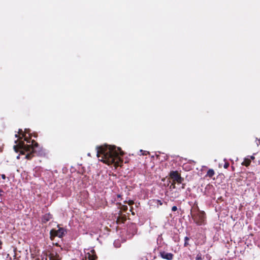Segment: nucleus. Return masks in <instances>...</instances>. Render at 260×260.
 I'll list each match as a JSON object with an SVG mask.
<instances>
[{"label":"nucleus","mask_w":260,"mask_h":260,"mask_svg":"<svg viewBox=\"0 0 260 260\" xmlns=\"http://www.w3.org/2000/svg\"><path fill=\"white\" fill-rule=\"evenodd\" d=\"M84 258L85 260H95L98 257L96 255L95 250L92 249H88L84 250ZM82 260H84L82 258Z\"/></svg>","instance_id":"4"},{"label":"nucleus","mask_w":260,"mask_h":260,"mask_svg":"<svg viewBox=\"0 0 260 260\" xmlns=\"http://www.w3.org/2000/svg\"><path fill=\"white\" fill-rule=\"evenodd\" d=\"M213 190L214 187L213 186V185L208 184L206 186L205 188V190L203 192L204 194L207 197L210 196L213 192Z\"/></svg>","instance_id":"8"},{"label":"nucleus","mask_w":260,"mask_h":260,"mask_svg":"<svg viewBox=\"0 0 260 260\" xmlns=\"http://www.w3.org/2000/svg\"><path fill=\"white\" fill-rule=\"evenodd\" d=\"M96 155L99 160L110 165L114 164L118 165L120 161L119 155L123 154L119 147L114 146L105 145L101 146H96Z\"/></svg>","instance_id":"2"},{"label":"nucleus","mask_w":260,"mask_h":260,"mask_svg":"<svg viewBox=\"0 0 260 260\" xmlns=\"http://www.w3.org/2000/svg\"><path fill=\"white\" fill-rule=\"evenodd\" d=\"M4 191L3 190L0 189V196H3L4 195ZM2 199H1L0 202H2Z\"/></svg>","instance_id":"15"},{"label":"nucleus","mask_w":260,"mask_h":260,"mask_svg":"<svg viewBox=\"0 0 260 260\" xmlns=\"http://www.w3.org/2000/svg\"><path fill=\"white\" fill-rule=\"evenodd\" d=\"M30 131L29 129L25 128L24 132L22 129H19L18 132L19 135L22 136V137H20L19 138H24V140L26 141L27 143H30L29 144H25L23 141H20L18 144L14 146V149L16 152L18 150H20V153L22 154H24L25 152H28L25 156V158L28 159L31 158L34 153L37 155L41 154V150L39 147L38 144L35 140L30 141L31 137V134L29 133Z\"/></svg>","instance_id":"1"},{"label":"nucleus","mask_w":260,"mask_h":260,"mask_svg":"<svg viewBox=\"0 0 260 260\" xmlns=\"http://www.w3.org/2000/svg\"><path fill=\"white\" fill-rule=\"evenodd\" d=\"M170 175L174 181H176L178 183H182L183 179L181 178L177 171L171 172Z\"/></svg>","instance_id":"6"},{"label":"nucleus","mask_w":260,"mask_h":260,"mask_svg":"<svg viewBox=\"0 0 260 260\" xmlns=\"http://www.w3.org/2000/svg\"><path fill=\"white\" fill-rule=\"evenodd\" d=\"M192 219L197 225L201 226L206 224V214L203 211L198 210L192 215Z\"/></svg>","instance_id":"3"},{"label":"nucleus","mask_w":260,"mask_h":260,"mask_svg":"<svg viewBox=\"0 0 260 260\" xmlns=\"http://www.w3.org/2000/svg\"><path fill=\"white\" fill-rule=\"evenodd\" d=\"M66 233V230L63 228H59L57 230H52L50 231L51 236H57L61 238Z\"/></svg>","instance_id":"5"},{"label":"nucleus","mask_w":260,"mask_h":260,"mask_svg":"<svg viewBox=\"0 0 260 260\" xmlns=\"http://www.w3.org/2000/svg\"><path fill=\"white\" fill-rule=\"evenodd\" d=\"M158 257L167 260H171L173 258V254L172 253L166 252L164 251H159L158 252Z\"/></svg>","instance_id":"7"},{"label":"nucleus","mask_w":260,"mask_h":260,"mask_svg":"<svg viewBox=\"0 0 260 260\" xmlns=\"http://www.w3.org/2000/svg\"><path fill=\"white\" fill-rule=\"evenodd\" d=\"M251 162V160L249 158H245L243 161V162L242 163V165L245 166H248Z\"/></svg>","instance_id":"10"},{"label":"nucleus","mask_w":260,"mask_h":260,"mask_svg":"<svg viewBox=\"0 0 260 260\" xmlns=\"http://www.w3.org/2000/svg\"><path fill=\"white\" fill-rule=\"evenodd\" d=\"M189 238L188 237H185L184 238V246H187L188 245V241H189Z\"/></svg>","instance_id":"13"},{"label":"nucleus","mask_w":260,"mask_h":260,"mask_svg":"<svg viewBox=\"0 0 260 260\" xmlns=\"http://www.w3.org/2000/svg\"><path fill=\"white\" fill-rule=\"evenodd\" d=\"M52 218V216L50 213L45 214L43 215L42 218V221L43 223H46Z\"/></svg>","instance_id":"9"},{"label":"nucleus","mask_w":260,"mask_h":260,"mask_svg":"<svg viewBox=\"0 0 260 260\" xmlns=\"http://www.w3.org/2000/svg\"><path fill=\"white\" fill-rule=\"evenodd\" d=\"M177 210V207L175 206L172 207V211H176Z\"/></svg>","instance_id":"17"},{"label":"nucleus","mask_w":260,"mask_h":260,"mask_svg":"<svg viewBox=\"0 0 260 260\" xmlns=\"http://www.w3.org/2000/svg\"><path fill=\"white\" fill-rule=\"evenodd\" d=\"M15 137H16V138L18 137V134H15Z\"/></svg>","instance_id":"24"},{"label":"nucleus","mask_w":260,"mask_h":260,"mask_svg":"<svg viewBox=\"0 0 260 260\" xmlns=\"http://www.w3.org/2000/svg\"><path fill=\"white\" fill-rule=\"evenodd\" d=\"M259 142V144H260V139L258 140Z\"/></svg>","instance_id":"27"},{"label":"nucleus","mask_w":260,"mask_h":260,"mask_svg":"<svg viewBox=\"0 0 260 260\" xmlns=\"http://www.w3.org/2000/svg\"><path fill=\"white\" fill-rule=\"evenodd\" d=\"M201 258L198 256H197L196 260H201Z\"/></svg>","instance_id":"21"},{"label":"nucleus","mask_w":260,"mask_h":260,"mask_svg":"<svg viewBox=\"0 0 260 260\" xmlns=\"http://www.w3.org/2000/svg\"><path fill=\"white\" fill-rule=\"evenodd\" d=\"M17 140L15 141V143H17Z\"/></svg>","instance_id":"26"},{"label":"nucleus","mask_w":260,"mask_h":260,"mask_svg":"<svg viewBox=\"0 0 260 260\" xmlns=\"http://www.w3.org/2000/svg\"><path fill=\"white\" fill-rule=\"evenodd\" d=\"M17 159H19V158H20V155H18L17 156Z\"/></svg>","instance_id":"23"},{"label":"nucleus","mask_w":260,"mask_h":260,"mask_svg":"<svg viewBox=\"0 0 260 260\" xmlns=\"http://www.w3.org/2000/svg\"><path fill=\"white\" fill-rule=\"evenodd\" d=\"M214 175V171L213 169H209L207 173V176L212 177Z\"/></svg>","instance_id":"12"},{"label":"nucleus","mask_w":260,"mask_h":260,"mask_svg":"<svg viewBox=\"0 0 260 260\" xmlns=\"http://www.w3.org/2000/svg\"><path fill=\"white\" fill-rule=\"evenodd\" d=\"M182 188H184V184H183L182 186Z\"/></svg>","instance_id":"25"},{"label":"nucleus","mask_w":260,"mask_h":260,"mask_svg":"<svg viewBox=\"0 0 260 260\" xmlns=\"http://www.w3.org/2000/svg\"><path fill=\"white\" fill-rule=\"evenodd\" d=\"M249 159H250V160L251 159H254V157L253 156H251L250 158Z\"/></svg>","instance_id":"22"},{"label":"nucleus","mask_w":260,"mask_h":260,"mask_svg":"<svg viewBox=\"0 0 260 260\" xmlns=\"http://www.w3.org/2000/svg\"><path fill=\"white\" fill-rule=\"evenodd\" d=\"M172 187V188H175V183H172V184H171V187Z\"/></svg>","instance_id":"19"},{"label":"nucleus","mask_w":260,"mask_h":260,"mask_svg":"<svg viewBox=\"0 0 260 260\" xmlns=\"http://www.w3.org/2000/svg\"><path fill=\"white\" fill-rule=\"evenodd\" d=\"M229 167V163L228 162H225V164H224L223 167L225 169H228Z\"/></svg>","instance_id":"14"},{"label":"nucleus","mask_w":260,"mask_h":260,"mask_svg":"<svg viewBox=\"0 0 260 260\" xmlns=\"http://www.w3.org/2000/svg\"><path fill=\"white\" fill-rule=\"evenodd\" d=\"M157 202L159 203L160 205H161L162 204V203L160 200H157Z\"/></svg>","instance_id":"20"},{"label":"nucleus","mask_w":260,"mask_h":260,"mask_svg":"<svg viewBox=\"0 0 260 260\" xmlns=\"http://www.w3.org/2000/svg\"><path fill=\"white\" fill-rule=\"evenodd\" d=\"M1 176L3 179H5L6 178V175L5 174H2Z\"/></svg>","instance_id":"18"},{"label":"nucleus","mask_w":260,"mask_h":260,"mask_svg":"<svg viewBox=\"0 0 260 260\" xmlns=\"http://www.w3.org/2000/svg\"><path fill=\"white\" fill-rule=\"evenodd\" d=\"M152 258L153 259H155V258H157V257L155 255H152V254H151V253L147 254L146 256L145 260H149V259L152 260Z\"/></svg>","instance_id":"11"},{"label":"nucleus","mask_w":260,"mask_h":260,"mask_svg":"<svg viewBox=\"0 0 260 260\" xmlns=\"http://www.w3.org/2000/svg\"><path fill=\"white\" fill-rule=\"evenodd\" d=\"M117 243H118V242L115 241L114 242V246L116 247H120V245L119 244H117Z\"/></svg>","instance_id":"16"}]
</instances>
